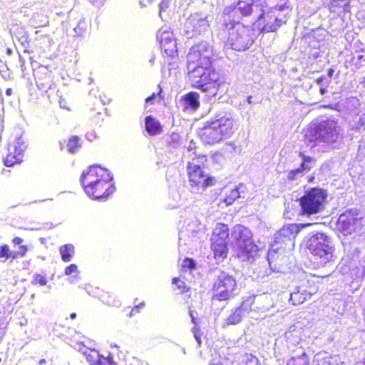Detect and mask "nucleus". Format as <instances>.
Wrapping results in <instances>:
<instances>
[{"mask_svg":"<svg viewBox=\"0 0 365 365\" xmlns=\"http://www.w3.org/2000/svg\"><path fill=\"white\" fill-rule=\"evenodd\" d=\"M188 78L192 88L205 93L207 100L216 96L224 81L213 66L212 51L205 46L192 47L187 55Z\"/></svg>","mask_w":365,"mask_h":365,"instance_id":"obj_1","label":"nucleus"},{"mask_svg":"<svg viewBox=\"0 0 365 365\" xmlns=\"http://www.w3.org/2000/svg\"><path fill=\"white\" fill-rule=\"evenodd\" d=\"M81 184L85 193L93 200L109 197L115 191L112 173L99 165H92L81 175Z\"/></svg>","mask_w":365,"mask_h":365,"instance_id":"obj_2","label":"nucleus"},{"mask_svg":"<svg viewBox=\"0 0 365 365\" xmlns=\"http://www.w3.org/2000/svg\"><path fill=\"white\" fill-rule=\"evenodd\" d=\"M208 161L207 155H197L187 163L188 182L192 192L200 193L215 185V180L204 171Z\"/></svg>","mask_w":365,"mask_h":365,"instance_id":"obj_3","label":"nucleus"},{"mask_svg":"<svg viewBox=\"0 0 365 365\" xmlns=\"http://www.w3.org/2000/svg\"><path fill=\"white\" fill-rule=\"evenodd\" d=\"M247 29L240 25L239 21H230L225 22L222 29V35L225 46L236 51L246 50L249 46V35Z\"/></svg>","mask_w":365,"mask_h":365,"instance_id":"obj_4","label":"nucleus"},{"mask_svg":"<svg viewBox=\"0 0 365 365\" xmlns=\"http://www.w3.org/2000/svg\"><path fill=\"white\" fill-rule=\"evenodd\" d=\"M237 282L234 276L221 271L213 281L211 292L212 299L223 302L236 295Z\"/></svg>","mask_w":365,"mask_h":365,"instance_id":"obj_5","label":"nucleus"},{"mask_svg":"<svg viewBox=\"0 0 365 365\" xmlns=\"http://www.w3.org/2000/svg\"><path fill=\"white\" fill-rule=\"evenodd\" d=\"M307 249L314 259L321 264L334 260V248L330 245L328 237L322 232H317L309 237Z\"/></svg>","mask_w":365,"mask_h":365,"instance_id":"obj_6","label":"nucleus"},{"mask_svg":"<svg viewBox=\"0 0 365 365\" xmlns=\"http://www.w3.org/2000/svg\"><path fill=\"white\" fill-rule=\"evenodd\" d=\"M229 227L225 223H217L212 230L210 238V249L213 257L218 262L224 261L228 255Z\"/></svg>","mask_w":365,"mask_h":365,"instance_id":"obj_7","label":"nucleus"},{"mask_svg":"<svg viewBox=\"0 0 365 365\" xmlns=\"http://www.w3.org/2000/svg\"><path fill=\"white\" fill-rule=\"evenodd\" d=\"M236 242V255L243 260L249 259L257 251L250 231L242 225H237L232 233Z\"/></svg>","mask_w":365,"mask_h":365,"instance_id":"obj_8","label":"nucleus"},{"mask_svg":"<svg viewBox=\"0 0 365 365\" xmlns=\"http://www.w3.org/2000/svg\"><path fill=\"white\" fill-rule=\"evenodd\" d=\"M327 197L326 191L322 188L309 189L299 199L302 212L308 215L319 212L323 209Z\"/></svg>","mask_w":365,"mask_h":365,"instance_id":"obj_9","label":"nucleus"},{"mask_svg":"<svg viewBox=\"0 0 365 365\" xmlns=\"http://www.w3.org/2000/svg\"><path fill=\"white\" fill-rule=\"evenodd\" d=\"M313 223H291L284 225L277 233L276 242L278 244L290 245L294 246V241L300 230L304 227L312 226Z\"/></svg>","mask_w":365,"mask_h":365,"instance_id":"obj_10","label":"nucleus"},{"mask_svg":"<svg viewBox=\"0 0 365 365\" xmlns=\"http://www.w3.org/2000/svg\"><path fill=\"white\" fill-rule=\"evenodd\" d=\"M24 240L20 237H15L12 239L11 242L14 246L19 245V250L14 251L11 249L9 245L2 244L0 245V259L4 262L9 261L12 262L19 257L26 256L29 251V247L26 245H22Z\"/></svg>","mask_w":365,"mask_h":365,"instance_id":"obj_11","label":"nucleus"},{"mask_svg":"<svg viewBox=\"0 0 365 365\" xmlns=\"http://www.w3.org/2000/svg\"><path fill=\"white\" fill-rule=\"evenodd\" d=\"M26 148L25 143L21 138H16L8 145V153L4 158V165L12 167L23 161L24 150Z\"/></svg>","mask_w":365,"mask_h":365,"instance_id":"obj_12","label":"nucleus"},{"mask_svg":"<svg viewBox=\"0 0 365 365\" xmlns=\"http://www.w3.org/2000/svg\"><path fill=\"white\" fill-rule=\"evenodd\" d=\"M160 49L165 56L177 58L178 51L176 39L170 31H160L158 34Z\"/></svg>","mask_w":365,"mask_h":365,"instance_id":"obj_13","label":"nucleus"},{"mask_svg":"<svg viewBox=\"0 0 365 365\" xmlns=\"http://www.w3.org/2000/svg\"><path fill=\"white\" fill-rule=\"evenodd\" d=\"M319 123L322 143L330 144L336 142L339 138V125L337 121L328 118Z\"/></svg>","mask_w":365,"mask_h":365,"instance_id":"obj_14","label":"nucleus"},{"mask_svg":"<svg viewBox=\"0 0 365 365\" xmlns=\"http://www.w3.org/2000/svg\"><path fill=\"white\" fill-rule=\"evenodd\" d=\"M198 135L202 141L207 144H215L225 140L212 119L205 123L200 128Z\"/></svg>","mask_w":365,"mask_h":365,"instance_id":"obj_15","label":"nucleus"},{"mask_svg":"<svg viewBox=\"0 0 365 365\" xmlns=\"http://www.w3.org/2000/svg\"><path fill=\"white\" fill-rule=\"evenodd\" d=\"M358 220L357 214L349 210L339 215L336 225L342 233L350 235L355 230Z\"/></svg>","mask_w":365,"mask_h":365,"instance_id":"obj_16","label":"nucleus"},{"mask_svg":"<svg viewBox=\"0 0 365 365\" xmlns=\"http://www.w3.org/2000/svg\"><path fill=\"white\" fill-rule=\"evenodd\" d=\"M34 76L36 86L43 92H47L54 85L52 72L46 67L41 66L35 70Z\"/></svg>","mask_w":365,"mask_h":365,"instance_id":"obj_17","label":"nucleus"},{"mask_svg":"<svg viewBox=\"0 0 365 365\" xmlns=\"http://www.w3.org/2000/svg\"><path fill=\"white\" fill-rule=\"evenodd\" d=\"M212 120L225 140L230 138L237 130L236 122L232 116L223 115Z\"/></svg>","mask_w":365,"mask_h":365,"instance_id":"obj_18","label":"nucleus"},{"mask_svg":"<svg viewBox=\"0 0 365 365\" xmlns=\"http://www.w3.org/2000/svg\"><path fill=\"white\" fill-rule=\"evenodd\" d=\"M84 355L89 365H116L112 355L104 356L94 349L86 351Z\"/></svg>","mask_w":365,"mask_h":365,"instance_id":"obj_19","label":"nucleus"},{"mask_svg":"<svg viewBox=\"0 0 365 365\" xmlns=\"http://www.w3.org/2000/svg\"><path fill=\"white\" fill-rule=\"evenodd\" d=\"M321 127L319 122H312L304 130V141L307 144H312V146H316L321 142Z\"/></svg>","mask_w":365,"mask_h":365,"instance_id":"obj_20","label":"nucleus"},{"mask_svg":"<svg viewBox=\"0 0 365 365\" xmlns=\"http://www.w3.org/2000/svg\"><path fill=\"white\" fill-rule=\"evenodd\" d=\"M299 287V290L304 292L310 298L319 292V280L318 277L314 275L306 276L305 278L301 281Z\"/></svg>","mask_w":365,"mask_h":365,"instance_id":"obj_21","label":"nucleus"},{"mask_svg":"<svg viewBox=\"0 0 365 365\" xmlns=\"http://www.w3.org/2000/svg\"><path fill=\"white\" fill-rule=\"evenodd\" d=\"M199 94L191 91L181 97L184 110H196L200 107Z\"/></svg>","mask_w":365,"mask_h":365,"instance_id":"obj_22","label":"nucleus"},{"mask_svg":"<svg viewBox=\"0 0 365 365\" xmlns=\"http://www.w3.org/2000/svg\"><path fill=\"white\" fill-rule=\"evenodd\" d=\"M145 126L146 131L150 135L160 134L163 130L160 122L152 115H148L145 118Z\"/></svg>","mask_w":365,"mask_h":365,"instance_id":"obj_23","label":"nucleus"},{"mask_svg":"<svg viewBox=\"0 0 365 365\" xmlns=\"http://www.w3.org/2000/svg\"><path fill=\"white\" fill-rule=\"evenodd\" d=\"M267 21L263 26V30L267 32H274L280 27L283 22L279 20L272 12L267 14Z\"/></svg>","mask_w":365,"mask_h":365,"instance_id":"obj_24","label":"nucleus"},{"mask_svg":"<svg viewBox=\"0 0 365 365\" xmlns=\"http://www.w3.org/2000/svg\"><path fill=\"white\" fill-rule=\"evenodd\" d=\"M96 297L104 304L113 306L118 302L116 296L110 289H101Z\"/></svg>","mask_w":365,"mask_h":365,"instance_id":"obj_25","label":"nucleus"},{"mask_svg":"<svg viewBox=\"0 0 365 365\" xmlns=\"http://www.w3.org/2000/svg\"><path fill=\"white\" fill-rule=\"evenodd\" d=\"M340 8L343 9L345 12L350 11V0H331L328 5L330 12L335 13Z\"/></svg>","mask_w":365,"mask_h":365,"instance_id":"obj_26","label":"nucleus"},{"mask_svg":"<svg viewBox=\"0 0 365 365\" xmlns=\"http://www.w3.org/2000/svg\"><path fill=\"white\" fill-rule=\"evenodd\" d=\"M309 297L304 292L299 290L298 286L295 291L292 292L289 296V302L294 306H298L303 304Z\"/></svg>","mask_w":365,"mask_h":365,"instance_id":"obj_27","label":"nucleus"},{"mask_svg":"<svg viewBox=\"0 0 365 365\" xmlns=\"http://www.w3.org/2000/svg\"><path fill=\"white\" fill-rule=\"evenodd\" d=\"M255 298L254 296H249L243 299L240 305L237 307L239 311L243 314H249L254 310L253 306L255 304Z\"/></svg>","mask_w":365,"mask_h":365,"instance_id":"obj_28","label":"nucleus"},{"mask_svg":"<svg viewBox=\"0 0 365 365\" xmlns=\"http://www.w3.org/2000/svg\"><path fill=\"white\" fill-rule=\"evenodd\" d=\"M74 246L71 244H66L60 247V253L61 259L64 262H68L72 259L74 254Z\"/></svg>","mask_w":365,"mask_h":365,"instance_id":"obj_29","label":"nucleus"},{"mask_svg":"<svg viewBox=\"0 0 365 365\" xmlns=\"http://www.w3.org/2000/svg\"><path fill=\"white\" fill-rule=\"evenodd\" d=\"M11 34L22 44L28 43L29 42V35L23 27L17 26L15 29L11 31Z\"/></svg>","mask_w":365,"mask_h":365,"instance_id":"obj_30","label":"nucleus"},{"mask_svg":"<svg viewBox=\"0 0 365 365\" xmlns=\"http://www.w3.org/2000/svg\"><path fill=\"white\" fill-rule=\"evenodd\" d=\"M91 27V21L86 19H81L77 26L74 28L76 34L78 36H84L90 32Z\"/></svg>","mask_w":365,"mask_h":365,"instance_id":"obj_31","label":"nucleus"},{"mask_svg":"<svg viewBox=\"0 0 365 365\" xmlns=\"http://www.w3.org/2000/svg\"><path fill=\"white\" fill-rule=\"evenodd\" d=\"M81 139L78 136L73 135L70 137L66 143L67 150L70 153H75L81 148Z\"/></svg>","mask_w":365,"mask_h":365,"instance_id":"obj_32","label":"nucleus"},{"mask_svg":"<svg viewBox=\"0 0 365 365\" xmlns=\"http://www.w3.org/2000/svg\"><path fill=\"white\" fill-rule=\"evenodd\" d=\"M242 318V314L239 311L237 308H236L227 317L225 323L227 325H236L240 322Z\"/></svg>","mask_w":365,"mask_h":365,"instance_id":"obj_33","label":"nucleus"},{"mask_svg":"<svg viewBox=\"0 0 365 365\" xmlns=\"http://www.w3.org/2000/svg\"><path fill=\"white\" fill-rule=\"evenodd\" d=\"M287 365H309V359L305 353L300 356L291 358L287 363Z\"/></svg>","mask_w":365,"mask_h":365,"instance_id":"obj_34","label":"nucleus"},{"mask_svg":"<svg viewBox=\"0 0 365 365\" xmlns=\"http://www.w3.org/2000/svg\"><path fill=\"white\" fill-rule=\"evenodd\" d=\"M298 155L302 159L299 167L304 171H309L312 169V166H310L309 163H312L314 161V158L311 156L304 155V153L302 151L298 153Z\"/></svg>","mask_w":365,"mask_h":365,"instance_id":"obj_35","label":"nucleus"},{"mask_svg":"<svg viewBox=\"0 0 365 365\" xmlns=\"http://www.w3.org/2000/svg\"><path fill=\"white\" fill-rule=\"evenodd\" d=\"M172 283L175 284L176 289L180 294H185L190 291V288L188 287L184 281L180 279L179 277H173L172 279Z\"/></svg>","mask_w":365,"mask_h":365,"instance_id":"obj_36","label":"nucleus"},{"mask_svg":"<svg viewBox=\"0 0 365 365\" xmlns=\"http://www.w3.org/2000/svg\"><path fill=\"white\" fill-rule=\"evenodd\" d=\"M304 171L299 166L298 168L291 170L287 173V180L289 181H294L299 179V177L302 176Z\"/></svg>","mask_w":365,"mask_h":365,"instance_id":"obj_37","label":"nucleus"},{"mask_svg":"<svg viewBox=\"0 0 365 365\" xmlns=\"http://www.w3.org/2000/svg\"><path fill=\"white\" fill-rule=\"evenodd\" d=\"M352 129L354 130H365V108L361 111L359 120Z\"/></svg>","mask_w":365,"mask_h":365,"instance_id":"obj_38","label":"nucleus"},{"mask_svg":"<svg viewBox=\"0 0 365 365\" xmlns=\"http://www.w3.org/2000/svg\"><path fill=\"white\" fill-rule=\"evenodd\" d=\"M180 136L178 133H172L166 136V144L170 147H174L179 143Z\"/></svg>","mask_w":365,"mask_h":365,"instance_id":"obj_39","label":"nucleus"},{"mask_svg":"<svg viewBox=\"0 0 365 365\" xmlns=\"http://www.w3.org/2000/svg\"><path fill=\"white\" fill-rule=\"evenodd\" d=\"M47 283V278L46 276L41 275L40 274H36L34 276V278L31 281V284L35 285H41L44 286Z\"/></svg>","mask_w":365,"mask_h":365,"instance_id":"obj_40","label":"nucleus"},{"mask_svg":"<svg viewBox=\"0 0 365 365\" xmlns=\"http://www.w3.org/2000/svg\"><path fill=\"white\" fill-rule=\"evenodd\" d=\"M245 4L244 6H240L238 10L240 14L243 16H250L252 13V6L253 4H250L249 2H245Z\"/></svg>","mask_w":365,"mask_h":365,"instance_id":"obj_41","label":"nucleus"},{"mask_svg":"<svg viewBox=\"0 0 365 365\" xmlns=\"http://www.w3.org/2000/svg\"><path fill=\"white\" fill-rule=\"evenodd\" d=\"M79 270L78 268L77 264H71L68 267H66L64 269V274L66 275H71L74 274V277H77L79 274Z\"/></svg>","mask_w":365,"mask_h":365,"instance_id":"obj_42","label":"nucleus"},{"mask_svg":"<svg viewBox=\"0 0 365 365\" xmlns=\"http://www.w3.org/2000/svg\"><path fill=\"white\" fill-rule=\"evenodd\" d=\"M182 268L184 269H192L195 268V261L190 257H186L183 259L182 264Z\"/></svg>","mask_w":365,"mask_h":365,"instance_id":"obj_43","label":"nucleus"},{"mask_svg":"<svg viewBox=\"0 0 365 365\" xmlns=\"http://www.w3.org/2000/svg\"><path fill=\"white\" fill-rule=\"evenodd\" d=\"M145 306V303L144 302H140L138 304H136L135 307H133L131 310L130 311L129 314H128L127 315L130 317H132L135 315H136L137 314H139L140 313V311L142 308H143Z\"/></svg>","mask_w":365,"mask_h":365,"instance_id":"obj_44","label":"nucleus"},{"mask_svg":"<svg viewBox=\"0 0 365 365\" xmlns=\"http://www.w3.org/2000/svg\"><path fill=\"white\" fill-rule=\"evenodd\" d=\"M158 88H159L158 92L157 93H153L150 96L147 97L145 98V103H152L153 102V100L155 99L156 96H158L160 98V99H163V97L161 96V93L163 91H162V88H161L160 85H158Z\"/></svg>","mask_w":365,"mask_h":365,"instance_id":"obj_45","label":"nucleus"},{"mask_svg":"<svg viewBox=\"0 0 365 365\" xmlns=\"http://www.w3.org/2000/svg\"><path fill=\"white\" fill-rule=\"evenodd\" d=\"M195 339L197 341L198 344H201V340H200V334L198 333V331L197 330L196 331H195Z\"/></svg>","mask_w":365,"mask_h":365,"instance_id":"obj_46","label":"nucleus"},{"mask_svg":"<svg viewBox=\"0 0 365 365\" xmlns=\"http://www.w3.org/2000/svg\"><path fill=\"white\" fill-rule=\"evenodd\" d=\"M324 76H322L319 78H317L316 79V82L318 83V84H322V81H324Z\"/></svg>","mask_w":365,"mask_h":365,"instance_id":"obj_47","label":"nucleus"},{"mask_svg":"<svg viewBox=\"0 0 365 365\" xmlns=\"http://www.w3.org/2000/svg\"><path fill=\"white\" fill-rule=\"evenodd\" d=\"M327 88H325V87H322V88H320V89H319V92H320V93H321V94H322V95H324V93H327Z\"/></svg>","mask_w":365,"mask_h":365,"instance_id":"obj_48","label":"nucleus"},{"mask_svg":"<svg viewBox=\"0 0 365 365\" xmlns=\"http://www.w3.org/2000/svg\"><path fill=\"white\" fill-rule=\"evenodd\" d=\"M12 93V89L11 88H8L6 90V94L7 96H11Z\"/></svg>","mask_w":365,"mask_h":365,"instance_id":"obj_49","label":"nucleus"},{"mask_svg":"<svg viewBox=\"0 0 365 365\" xmlns=\"http://www.w3.org/2000/svg\"><path fill=\"white\" fill-rule=\"evenodd\" d=\"M357 59H358L359 61H361V60H364V61H365V57H364V55H359V56H357Z\"/></svg>","mask_w":365,"mask_h":365,"instance_id":"obj_50","label":"nucleus"},{"mask_svg":"<svg viewBox=\"0 0 365 365\" xmlns=\"http://www.w3.org/2000/svg\"><path fill=\"white\" fill-rule=\"evenodd\" d=\"M334 73V70L332 68L329 69L328 71V75L329 77H331Z\"/></svg>","mask_w":365,"mask_h":365,"instance_id":"obj_51","label":"nucleus"},{"mask_svg":"<svg viewBox=\"0 0 365 365\" xmlns=\"http://www.w3.org/2000/svg\"><path fill=\"white\" fill-rule=\"evenodd\" d=\"M70 317H71V319H75V318L76 317V313H74V312H73V313H71V314H70Z\"/></svg>","mask_w":365,"mask_h":365,"instance_id":"obj_52","label":"nucleus"},{"mask_svg":"<svg viewBox=\"0 0 365 365\" xmlns=\"http://www.w3.org/2000/svg\"><path fill=\"white\" fill-rule=\"evenodd\" d=\"M209 365H223L222 362L218 363H210Z\"/></svg>","mask_w":365,"mask_h":365,"instance_id":"obj_53","label":"nucleus"},{"mask_svg":"<svg viewBox=\"0 0 365 365\" xmlns=\"http://www.w3.org/2000/svg\"><path fill=\"white\" fill-rule=\"evenodd\" d=\"M314 179V177L312 176V177L309 178L308 182H312V181H313Z\"/></svg>","mask_w":365,"mask_h":365,"instance_id":"obj_54","label":"nucleus"},{"mask_svg":"<svg viewBox=\"0 0 365 365\" xmlns=\"http://www.w3.org/2000/svg\"><path fill=\"white\" fill-rule=\"evenodd\" d=\"M250 99H251V97H250H250H248L247 101H248V102H249L250 103H251V100H250Z\"/></svg>","mask_w":365,"mask_h":365,"instance_id":"obj_55","label":"nucleus"}]
</instances>
